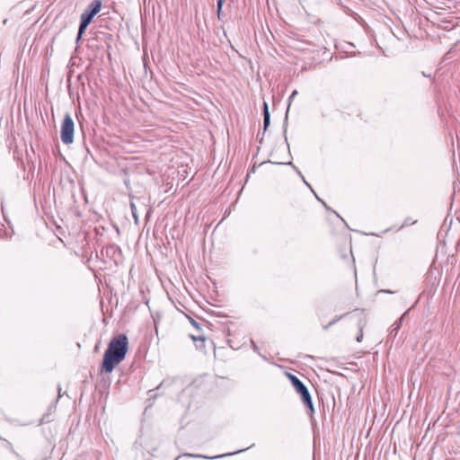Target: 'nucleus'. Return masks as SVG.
I'll return each instance as SVG.
<instances>
[{
  "mask_svg": "<svg viewBox=\"0 0 460 460\" xmlns=\"http://www.w3.org/2000/svg\"><path fill=\"white\" fill-rule=\"evenodd\" d=\"M128 349V341L125 334L113 337L103 355L102 370L111 373L115 367L122 362Z\"/></svg>",
  "mask_w": 460,
  "mask_h": 460,
  "instance_id": "1",
  "label": "nucleus"
},
{
  "mask_svg": "<svg viewBox=\"0 0 460 460\" xmlns=\"http://www.w3.org/2000/svg\"><path fill=\"white\" fill-rule=\"evenodd\" d=\"M102 2L100 0H93L88 7L83 12L80 18V25L77 33L76 40L78 41L82 35L84 33L86 28L91 23L93 18L100 12Z\"/></svg>",
  "mask_w": 460,
  "mask_h": 460,
  "instance_id": "2",
  "label": "nucleus"
},
{
  "mask_svg": "<svg viewBox=\"0 0 460 460\" xmlns=\"http://www.w3.org/2000/svg\"><path fill=\"white\" fill-rule=\"evenodd\" d=\"M288 376L290 382L292 383L294 388L296 389V393L300 394L304 404L310 410L311 412H314L312 397L306 386L295 375L288 374Z\"/></svg>",
  "mask_w": 460,
  "mask_h": 460,
  "instance_id": "3",
  "label": "nucleus"
},
{
  "mask_svg": "<svg viewBox=\"0 0 460 460\" xmlns=\"http://www.w3.org/2000/svg\"><path fill=\"white\" fill-rule=\"evenodd\" d=\"M74 131H75V125H74L73 119L69 113H66L64 117V120L61 125V131H60L61 141L66 145L72 144L74 141Z\"/></svg>",
  "mask_w": 460,
  "mask_h": 460,
  "instance_id": "4",
  "label": "nucleus"
},
{
  "mask_svg": "<svg viewBox=\"0 0 460 460\" xmlns=\"http://www.w3.org/2000/svg\"><path fill=\"white\" fill-rule=\"evenodd\" d=\"M130 208H131L132 216H133L136 225L139 224L138 211H141V212L146 211V219H148L150 217L151 208H148V205L146 204L145 202H143L140 198H136V199L132 198L131 199Z\"/></svg>",
  "mask_w": 460,
  "mask_h": 460,
  "instance_id": "5",
  "label": "nucleus"
},
{
  "mask_svg": "<svg viewBox=\"0 0 460 460\" xmlns=\"http://www.w3.org/2000/svg\"><path fill=\"white\" fill-rule=\"evenodd\" d=\"M263 124H264V129L267 128V127L270 125V112L267 102L263 103Z\"/></svg>",
  "mask_w": 460,
  "mask_h": 460,
  "instance_id": "6",
  "label": "nucleus"
},
{
  "mask_svg": "<svg viewBox=\"0 0 460 460\" xmlns=\"http://www.w3.org/2000/svg\"><path fill=\"white\" fill-rule=\"evenodd\" d=\"M402 322V317H401L398 321H396L392 326H391V333L397 332V331L400 329Z\"/></svg>",
  "mask_w": 460,
  "mask_h": 460,
  "instance_id": "7",
  "label": "nucleus"
},
{
  "mask_svg": "<svg viewBox=\"0 0 460 460\" xmlns=\"http://www.w3.org/2000/svg\"><path fill=\"white\" fill-rule=\"evenodd\" d=\"M224 3H225V0H217V10L218 15L221 13Z\"/></svg>",
  "mask_w": 460,
  "mask_h": 460,
  "instance_id": "8",
  "label": "nucleus"
},
{
  "mask_svg": "<svg viewBox=\"0 0 460 460\" xmlns=\"http://www.w3.org/2000/svg\"><path fill=\"white\" fill-rule=\"evenodd\" d=\"M342 317L343 315L336 316L331 323H329L328 325L324 326V329H328L330 326L339 322Z\"/></svg>",
  "mask_w": 460,
  "mask_h": 460,
  "instance_id": "9",
  "label": "nucleus"
},
{
  "mask_svg": "<svg viewBox=\"0 0 460 460\" xmlns=\"http://www.w3.org/2000/svg\"><path fill=\"white\" fill-rule=\"evenodd\" d=\"M190 322L192 324V326H194L196 329H198V330L200 329V324L197 321H195L192 318H190Z\"/></svg>",
  "mask_w": 460,
  "mask_h": 460,
  "instance_id": "10",
  "label": "nucleus"
},
{
  "mask_svg": "<svg viewBox=\"0 0 460 460\" xmlns=\"http://www.w3.org/2000/svg\"><path fill=\"white\" fill-rule=\"evenodd\" d=\"M187 456H192V457H202V458H208L205 456L201 455H192V454H186ZM218 456L209 457L210 459L217 458Z\"/></svg>",
  "mask_w": 460,
  "mask_h": 460,
  "instance_id": "11",
  "label": "nucleus"
},
{
  "mask_svg": "<svg viewBox=\"0 0 460 460\" xmlns=\"http://www.w3.org/2000/svg\"><path fill=\"white\" fill-rule=\"evenodd\" d=\"M363 338V326L360 325L359 334L357 337V341L360 342Z\"/></svg>",
  "mask_w": 460,
  "mask_h": 460,
  "instance_id": "12",
  "label": "nucleus"
},
{
  "mask_svg": "<svg viewBox=\"0 0 460 460\" xmlns=\"http://www.w3.org/2000/svg\"><path fill=\"white\" fill-rule=\"evenodd\" d=\"M190 338H191L193 341H198V340L202 341H205V338H204V337H202V336L196 337V336H194V335H190Z\"/></svg>",
  "mask_w": 460,
  "mask_h": 460,
  "instance_id": "13",
  "label": "nucleus"
},
{
  "mask_svg": "<svg viewBox=\"0 0 460 460\" xmlns=\"http://www.w3.org/2000/svg\"><path fill=\"white\" fill-rule=\"evenodd\" d=\"M296 94H297V91L296 90L293 91V93L289 96V101H291Z\"/></svg>",
  "mask_w": 460,
  "mask_h": 460,
  "instance_id": "14",
  "label": "nucleus"
},
{
  "mask_svg": "<svg viewBox=\"0 0 460 460\" xmlns=\"http://www.w3.org/2000/svg\"><path fill=\"white\" fill-rule=\"evenodd\" d=\"M58 398L61 397V394H62V391H61V386L59 385L58 388Z\"/></svg>",
  "mask_w": 460,
  "mask_h": 460,
  "instance_id": "15",
  "label": "nucleus"
}]
</instances>
